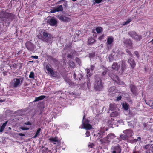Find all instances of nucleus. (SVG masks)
Here are the masks:
<instances>
[{
	"instance_id": "f257e3e1",
	"label": "nucleus",
	"mask_w": 153,
	"mask_h": 153,
	"mask_svg": "<svg viewBox=\"0 0 153 153\" xmlns=\"http://www.w3.org/2000/svg\"><path fill=\"white\" fill-rule=\"evenodd\" d=\"M85 116H84L82 120L83 128L86 130H90L92 128V126L91 124V122L88 120L85 119Z\"/></svg>"
},
{
	"instance_id": "f03ea898",
	"label": "nucleus",
	"mask_w": 153,
	"mask_h": 153,
	"mask_svg": "<svg viewBox=\"0 0 153 153\" xmlns=\"http://www.w3.org/2000/svg\"><path fill=\"white\" fill-rule=\"evenodd\" d=\"M40 35H38L37 36L39 39H42V40L44 41V37L47 38H49L51 37V35L48 33L45 30H40Z\"/></svg>"
},
{
	"instance_id": "7ed1b4c3",
	"label": "nucleus",
	"mask_w": 153,
	"mask_h": 153,
	"mask_svg": "<svg viewBox=\"0 0 153 153\" xmlns=\"http://www.w3.org/2000/svg\"><path fill=\"white\" fill-rule=\"evenodd\" d=\"M103 87L102 83L100 79L99 78H97L96 80L95 84V88L97 90H100Z\"/></svg>"
},
{
	"instance_id": "20e7f679",
	"label": "nucleus",
	"mask_w": 153,
	"mask_h": 153,
	"mask_svg": "<svg viewBox=\"0 0 153 153\" xmlns=\"http://www.w3.org/2000/svg\"><path fill=\"white\" fill-rule=\"evenodd\" d=\"M23 81V79L22 78L14 79L13 82V87H16L20 86Z\"/></svg>"
},
{
	"instance_id": "39448f33",
	"label": "nucleus",
	"mask_w": 153,
	"mask_h": 153,
	"mask_svg": "<svg viewBox=\"0 0 153 153\" xmlns=\"http://www.w3.org/2000/svg\"><path fill=\"white\" fill-rule=\"evenodd\" d=\"M129 35L133 39L136 40H140L141 36L136 34V32L133 31H131L129 32Z\"/></svg>"
},
{
	"instance_id": "423d86ee",
	"label": "nucleus",
	"mask_w": 153,
	"mask_h": 153,
	"mask_svg": "<svg viewBox=\"0 0 153 153\" xmlns=\"http://www.w3.org/2000/svg\"><path fill=\"white\" fill-rule=\"evenodd\" d=\"M111 152L112 153H120L121 149L119 146L112 147L111 148Z\"/></svg>"
},
{
	"instance_id": "0eeeda50",
	"label": "nucleus",
	"mask_w": 153,
	"mask_h": 153,
	"mask_svg": "<svg viewBox=\"0 0 153 153\" xmlns=\"http://www.w3.org/2000/svg\"><path fill=\"white\" fill-rule=\"evenodd\" d=\"M116 91L115 87H112L110 88L108 90V94L110 96H114L116 92Z\"/></svg>"
},
{
	"instance_id": "6e6552de",
	"label": "nucleus",
	"mask_w": 153,
	"mask_h": 153,
	"mask_svg": "<svg viewBox=\"0 0 153 153\" xmlns=\"http://www.w3.org/2000/svg\"><path fill=\"white\" fill-rule=\"evenodd\" d=\"M123 133L126 135L128 138L132 136L133 134L132 131L130 129L123 131Z\"/></svg>"
},
{
	"instance_id": "1a4fd4ad",
	"label": "nucleus",
	"mask_w": 153,
	"mask_h": 153,
	"mask_svg": "<svg viewBox=\"0 0 153 153\" xmlns=\"http://www.w3.org/2000/svg\"><path fill=\"white\" fill-rule=\"evenodd\" d=\"M25 45L28 50L31 51L33 50L35 46L33 44L30 42H27L25 44Z\"/></svg>"
},
{
	"instance_id": "9d476101",
	"label": "nucleus",
	"mask_w": 153,
	"mask_h": 153,
	"mask_svg": "<svg viewBox=\"0 0 153 153\" xmlns=\"http://www.w3.org/2000/svg\"><path fill=\"white\" fill-rule=\"evenodd\" d=\"M124 43L126 45V47L129 48H131L132 43L131 40L129 39H125L123 40Z\"/></svg>"
},
{
	"instance_id": "9b49d317",
	"label": "nucleus",
	"mask_w": 153,
	"mask_h": 153,
	"mask_svg": "<svg viewBox=\"0 0 153 153\" xmlns=\"http://www.w3.org/2000/svg\"><path fill=\"white\" fill-rule=\"evenodd\" d=\"M57 22L56 19L53 18H51L49 22L50 25L52 26H56Z\"/></svg>"
},
{
	"instance_id": "f8f14e48",
	"label": "nucleus",
	"mask_w": 153,
	"mask_h": 153,
	"mask_svg": "<svg viewBox=\"0 0 153 153\" xmlns=\"http://www.w3.org/2000/svg\"><path fill=\"white\" fill-rule=\"evenodd\" d=\"M63 10L62 6L61 5L56 8H54L51 11V13H54L56 12L62 11Z\"/></svg>"
},
{
	"instance_id": "ddd939ff",
	"label": "nucleus",
	"mask_w": 153,
	"mask_h": 153,
	"mask_svg": "<svg viewBox=\"0 0 153 153\" xmlns=\"http://www.w3.org/2000/svg\"><path fill=\"white\" fill-rule=\"evenodd\" d=\"M59 19L62 21L64 22H68L70 20V19L68 17L61 16H59Z\"/></svg>"
},
{
	"instance_id": "4468645a",
	"label": "nucleus",
	"mask_w": 153,
	"mask_h": 153,
	"mask_svg": "<svg viewBox=\"0 0 153 153\" xmlns=\"http://www.w3.org/2000/svg\"><path fill=\"white\" fill-rule=\"evenodd\" d=\"M114 40L113 38L112 37H109L108 38L106 44L109 47V45H111L113 42Z\"/></svg>"
},
{
	"instance_id": "2eb2a0df",
	"label": "nucleus",
	"mask_w": 153,
	"mask_h": 153,
	"mask_svg": "<svg viewBox=\"0 0 153 153\" xmlns=\"http://www.w3.org/2000/svg\"><path fill=\"white\" fill-rule=\"evenodd\" d=\"M120 66L122 70L123 71L125 69L126 67V65L125 62L121 61L119 62V66Z\"/></svg>"
},
{
	"instance_id": "dca6fc26",
	"label": "nucleus",
	"mask_w": 153,
	"mask_h": 153,
	"mask_svg": "<svg viewBox=\"0 0 153 153\" xmlns=\"http://www.w3.org/2000/svg\"><path fill=\"white\" fill-rule=\"evenodd\" d=\"M128 62L130 63L131 67L133 68L135 66V64L133 59L132 58L128 60Z\"/></svg>"
},
{
	"instance_id": "f3484780",
	"label": "nucleus",
	"mask_w": 153,
	"mask_h": 153,
	"mask_svg": "<svg viewBox=\"0 0 153 153\" xmlns=\"http://www.w3.org/2000/svg\"><path fill=\"white\" fill-rule=\"evenodd\" d=\"M119 67V65H118L117 63H114L112 66V69L115 71L118 70Z\"/></svg>"
},
{
	"instance_id": "a211bd4d",
	"label": "nucleus",
	"mask_w": 153,
	"mask_h": 153,
	"mask_svg": "<svg viewBox=\"0 0 153 153\" xmlns=\"http://www.w3.org/2000/svg\"><path fill=\"white\" fill-rule=\"evenodd\" d=\"M111 78L114 81L120 84V80L119 77L116 75H114L113 76H111Z\"/></svg>"
},
{
	"instance_id": "6ab92c4d",
	"label": "nucleus",
	"mask_w": 153,
	"mask_h": 153,
	"mask_svg": "<svg viewBox=\"0 0 153 153\" xmlns=\"http://www.w3.org/2000/svg\"><path fill=\"white\" fill-rule=\"evenodd\" d=\"M116 136L113 133H111L108 134L107 136V138L110 141V140H112L114 139L115 137Z\"/></svg>"
},
{
	"instance_id": "aec40b11",
	"label": "nucleus",
	"mask_w": 153,
	"mask_h": 153,
	"mask_svg": "<svg viewBox=\"0 0 153 153\" xmlns=\"http://www.w3.org/2000/svg\"><path fill=\"white\" fill-rule=\"evenodd\" d=\"M8 121H7L6 122H5L4 123H3L2 125L1 126L0 128V132H2L4 130V129L5 127H6L7 124V123Z\"/></svg>"
},
{
	"instance_id": "412c9836",
	"label": "nucleus",
	"mask_w": 153,
	"mask_h": 153,
	"mask_svg": "<svg viewBox=\"0 0 153 153\" xmlns=\"http://www.w3.org/2000/svg\"><path fill=\"white\" fill-rule=\"evenodd\" d=\"M140 137H137V139H133V140H128V141L132 143H133L136 142L137 141H140Z\"/></svg>"
},
{
	"instance_id": "4be33fe9",
	"label": "nucleus",
	"mask_w": 153,
	"mask_h": 153,
	"mask_svg": "<svg viewBox=\"0 0 153 153\" xmlns=\"http://www.w3.org/2000/svg\"><path fill=\"white\" fill-rule=\"evenodd\" d=\"M4 15L3 18H5L6 19H10L11 14L7 13H4L3 12Z\"/></svg>"
},
{
	"instance_id": "5701e85b",
	"label": "nucleus",
	"mask_w": 153,
	"mask_h": 153,
	"mask_svg": "<svg viewBox=\"0 0 153 153\" xmlns=\"http://www.w3.org/2000/svg\"><path fill=\"white\" fill-rule=\"evenodd\" d=\"M46 69L47 71L50 73V74L51 75L54 74V72L52 70V69L50 68L48 66H47L46 67Z\"/></svg>"
},
{
	"instance_id": "b1692460",
	"label": "nucleus",
	"mask_w": 153,
	"mask_h": 153,
	"mask_svg": "<svg viewBox=\"0 0 153 153\" xmlns=\"http://www.w3.org/2000/svg\"><path fill=\"white\" fill-rule=\"evenodd\" d=\"M45 96H39L35 98V100H34V101L36 102L38 101L39 100H42L45 98Z\"/></svg>"
},
{
	"instance_id": "393cba45",
	"label": "nucleus",
	"mask_w": 153,
	"mask_h": 153,
	"mask_svg": "<svg viewBox=\"0 0 153 153\" xmlns=\"http://www.w3.org/2000/svg\"><path fill=\"white\" fill-rule=\"evenodd\" d=\"M120 138L122 140H128V138L125 134V135L123 134H121L120 136Z\"/></svg>"
},
{
	"instance_id": "a878e982",
	"label": "nucleus",
	"mask_w": 153,
	"mask_h": 153,
	"mask_svg": "<svg viewBox=\"0 0 153 153\" xmlns=\"http://www.w3.org/2000/svg\"><path fill=\"white\" fill-rule=\"evenodd\" d=\"M110 142L109 140L108 139L107 137L102 140V142L104 143H108Z\"/></svg>"
},
{
	"instance_id": "bb28decb",
	"label": "nucleus",
	"mask_w": 153,
	"mask_h": 153,
	"mask_svg": "<svg viewBox=\"0 0 153 153\" xmlns=\"http://www.w3.org/2000/svg\"><path fill=\"white\" fill-rule=\"evenodd\" d=\"M95 30L97 32V33H101L102 31V29L101 27H97Z\"/></svg>"
},
{
	"instance_id": "cd10ccee",
	"label": "nucleus",
	"mask_w": 153,
	"mask_h": 153,
	"mask_svg": "<svg viewBox=\"0 0 153 153\" xmlns=\"http://www.w3.org/2000/svg\"><path fill=\"white\" fill-rule=\"evenodd\" d=\"M123 107L125 110H127L129 108L128 104L126 103H124L123 104Z\"/></svg>"
},
{
	"instance_id": "c85d7f7f",
	"label": "nucleus",
	"mask_w": 153,
	"mask_h": 153,
	"mask_svg": "<svg viewBox=\"0 0 153 153\" xmlns=\"http://www.w3.org/2000/svg\"><path fill=\"white\" fill-rule=\"evenodd\" d=\"M130 88H131V90L132 92H133V94H134L135 93V87L134 85H131L130 86Z\"/></svg>"
},
{
	"instance_id": "c756f323",
	"label": "nucleus",
	"mask_w": 153,
	"mask_h": 153,
	"mask_svg": "<svg viewBox=\"0 0 153 153\" xmlns=\"http://www.w3.org/2000/svg\"><path fill=\"white\" fill-rule=\"evenodd\" d=\"M94 39L93 38H90L88 41V43L89 44H91L95 42Z\"/></svg>"
},
{
	"instance_id": "7c9ffc66",
	"label": "nucleus",
	"mask_w": 153,
	"mask_h": 153,
	"mask_svg": "<svg viewBox=\"0 0 153 153\" xmlns=\"http://www.w3.org/2000/svg\"><path fill=\"white\" fill-rule=\"evenodd\" d=\"M119 113L117 112H113L111 114V117H116L118 116Z\"/></svg>"
},
{
	"instance_id": "2f4dec72",
	"label": "nucleus",
	"mask_w": 153,
	"mask_h": 153,
	"mask_svg": "<svg viewBox=\"0 0 153 153\" xmlns=\"http://www.w3.org/2000/svg\"><path fill=\"white\" fill-rule=\"evenodd\" d=\"M49 140L51 142H58V140L57 137L55 138H51L49 139Z\"/></svg>"
},
{
	"instance_id": "473e14b6",
	"label": "nucleus",
	"mask_w": 153,
	"mask_h": 153,
	"mask_svg": "<svg viewBox=\"0 0 153 153\" xmlns=\"http://www.w3.org/2000/svg\"><path fill=\"white\" fill-rule=\"evenodd\" d=\"M116 105L114 104H111L110 105V108L111 111H113Z\"/></svg>"
},
{
	"instance_id": "72a5a7b5",
	"label": "nucleus",
	"mask_w": 153,
	"mask_h": 153,
	"mask_svg": "<svg viewBox=\"0 0 153 153\" xmlns=\"http://www.w3.org/2000/svg\"><path fill=\"white\" fill-rule=\"evenodd\" d=\"M41 131V129L40 128H39L36 132V133L35 134V135L33 137L34 138H36L38 135L40 133Z\"/></svg>"
},
{
	"instance_id": "f704fd0d",
	"label": "nucleus",
	"mask_w": 153,
	"mask_h": 153,
	"mask_svg": "<svg viewBox=\"0 0 153 153\" xmlns=\"http://www.w3.org/2000/svg\"><path fill=\"white\" fill-rule=\"evenodd\" d=\"M34 73L33 72H31L29 75V77L32 79L34 78Z\"/></svg>"
},
{
	"instance_id": "c9c22d12",
	"label": "nucleus",
	"mask_w": 153,
	"mask_h": 153,
	"mask_svg": "<svg viewBox=\"0 0 153 153\" xmlns=\"http://www.w3.org/2000/svg\"><path fill=\"white\" fill-rule=\"evenodd\" d=\"M131 19H129L127 21L125 22L123 24V25H128L131 21Z\"/></svg>"
},
{
	"instance_id": "e433bc0d",
	"label": "nucleus",
	"mask_w": 153,
	"mask_h": 153,
	"mask_svg": "<svg viewBox=\"0 0 153 153\" xmlns=\"http://www.w3.org/2000/svg\"><path fill=\"white\" fill-rule=\"evenodd\" d=\"M90 70L89 69H87V76H90L92 74V73H90Z\"/></svg>"
},
{
	"instance_id": "4c0bfd02",
	"label": "nucleus",
	"mask_w": 153,
	"mask_h": 153,
	"mask_svg": "<svg viewBox=\"0 0 153 153\" xmlns=\"http://www.w3.org/2000/svg\"><path fill=\"white\" fill-rule=\"evenodd\" d=\"M20 128L23 130H29V128L27 127H20Z\"/></svg>"
},
{
	"instance_id": "58836bf2",
	"label": "nucleus",
	"mask_w": 153,
	"mask_h": 153,
	"mask_svg": "<svg viewBox=\"0 0 153 153\" xmlns=\"http://www.w3.org/2000/svg\"><path fill=\"white\" fill-rule=\"evenodd\" d=\"M69 65L70 67H71V68H73L74 66V62H70L69 64Z\"/></svg>"
},
{
	"instance_id": "ea45409f",
	"label": "nucleus",
	"mask_w": 153,
	"mask_h": 153,
	"mask_svg": "<svg viewBox=\"0 0 153 153\" xmlns=\"http://www.w3.org/2000/svg\"><path fill=\"white\" fill-rule=\"evenodd\" d=\"M104 37V34L102 35L99 37L98 39L99 40H102V39Z\"/></svg>"
},
{
	"instance_id": "a19ab883",
	"label": "nucleus",
	"mask_w": 153,
	"mask_h": 153,
	"mask_svg": "<svg viewBox=\"0 0 153 153\" xmlns=\"http://www.w3.org/2000/svg\"><path fill=\"white\" fill-rule=\"evenodd\" d=\"M3 15H4L3 12H2L1 11L0 12V18H3Z\"/></svg>"
},
{
	"instance_id": "79ce46f5",
	"label": "nucleus",
	"mask_w": 153,
	"mask_h": 153,
	"mask_svg": "<svg viewBox=\"0 0 153 153\" xmlns=\"http://www.w3.org/2000/svg\"><path fill=\"white\" fill-rule=\"evenodd\" d=\"M102 0H95V2L97 3H101Z\"/></svg>"
},
{
	"instance_id": "37998d69",
	"label": "nucleus",
	"mask_w": 153,
	"mask_h": 153,
	"mask_svg": "<svg viewBox=\"0 0 153 153\" xmlns=\"http://www.w3.org/2000/svg\"><path fill=\"white\" fill-rule=\"evenodd\" d=\"M24 124L25 125H31V123L30 122L25 123Z\"/></svg>"
},
{
	"instance_id": "c03bdc74",
	"label": "nucleus",
	"mask_w": 153,
	"mask_h": 153,
	"mask_svg": "<svg viewBox=\"0 0 153 153\" xmlns=\"http://www.w3.org/2000/svg\"><path fill=\"white\" fill-rule=\"evenodd\" d=\"M85 135L87 137H88L90 136V134L89 131H87L85 133Z\"/></svg>"
},
{
	"instance_id": "a18cd8bd",
	"label": "nucleus",
	"mask_w": 153,
	"mask_h": 153,
	"mask_svg": "<svg viewBox=\"0 0 153 153\" xmlns=\"http://www.w3.org/2000/svg\"><path fill=\"white\" fill-rule=\"evenodd\" d=\"M94 146V144L92 143H91L88 145V147L89 148H92Z\"/></svg>"
},
{
	"instance_id": "49530a36",
	"label": "nucleus",
	"mask_w": 153,
	"mask_h": 153,
	"mask_svg": "<svg viewBox=\"0 0 153 153\" xmlns=\"http://www.w3.org/2000/svg\"><path fill=\"white\" fill-rule=\"evenodd\" d=\"M121 99V97L120 96L118 97L117 99V101H119Z\"/></svg>"
},
{
	"instance_id": "de8ad7c7",
	"label": "nucleus",
	"mask_w": 153,
	"mask_h": 153,
	"mask_svg": "<svg viewBox=\"0 0 153 153\" xmlns=\"http://www.w3.org/2000/svg\"><path fill=\"white\" fill-rule=\"evenodd\" d=\"M134 53L137 57H139L138 53L137 51H135Z\"/></svg>"
},
{
	"instance_id": "09e8293b",
	"label": "nucleus",
	"mask_w": 153,
	"mask_h": 153,
	"mask_svg": "<svg viewBox=\"0 0 153 153\" xmlns=\"http://www.w3.org/2000/svg\"><path fill=\"white\" fill-rule=\"evenodd\" d=\"M18 134L19 136H24L25 135L24 134L22 133H19V134Z\"/></svg>"
},
{
	"instance_id": "8fccbe9b",
	"label": "nucleus",
	"mask_w": 153,
	"mask_h": 153,
	"mask_svg": "<svg viewBox=\"0 0 153 153\" xmlns=\"http://www.w3.org/2000/svg\"><path fill=\"white\" fill-rule=\"evenodd\" d=\"M5 101V99L2 100L1 99H0V103L3 102H4V101Z\"/></svg>"
},
{
	"instance_id": "3c124183",
	"label": "nucleus",
	"mask_w": 153,
	"mask_h": 153,
	"mask_svg": "<svg viewBox=\"0 0 153 153\" xmlns=\"http://www.w3.org/2000/svg\"><path fill=\"white\" fill-rule=\"evenodd\" d=\"M107 71V69H106L105 71L103 72V73H102V74L103 75H105L106 74V72Z\"/></svg>"
},
{
	"instance_id": "603ef678",
	"label": "nucleus",
	"mask_w": 153,
	"mask_h": 153,
	"mask_svg": "<svg viewBox=\"0 0 153 153\" xmlns=\"http://www.w3.org/2000/svg\"><path fill=\"white\" fill-rule=\"evenodd\" d=\"M33 57H34V58L35 59H37L38 58V56H33Z\"/></svg>"
},
{
	"instance_id": "864d4df0",
	"label": "nucleus",
	"mask_w": 153,
	"mask_h": 153,
	"mask_svg": "<svg viewBox=\"0 0 153 153\" xmlns=\"http://www.w3.org/2000/svg\"><path fill=\"white\" fill-rule=\"evenodd\" d=\"M91 70H92L94 69V67L91 66Z\"/></svg>"
},
{
	"instance_id": "5fc2aeb1",
	"label": "nucleus",
	"mask_w": 153,
	"mask_h": 153,
	"mask_svg": "<svg viewBox=\"0 0 153 153\" xmlns=\"http://www.w3.org/2000/svg\"><path fill=\"white\" fill-rule=\"evenodd\" d=\"M126 52H128V53H129V54H130V52H128V50H126Z\"/></svg>"
},
{
	"instance_id": "6e6d98bb",
	"label": "nucleus",
	"mask_w": 153,
	"mask_h": 153,
	"mask_svg": "<svg viewBox=\"0 0 153 153\" xmlns=\"http://www.w3.org/2000/svg\"><path fill=\"white\" fill-rule=\"evenodd\" d=\"M8 129H9V130H11V127H9L8 128Z\"/></svg>"
},
{
	"instance_id": "4d7b16f0",
	"label": "nucleus",
	"mask_w": 153,
	"mask_h": 153,
	"mask_svg": "<svg viewBox=\"0 0 153 153\" xmlns=\"http://www.w3.org/2000/svg\"><path fill=\"white\" fill-rule=\"evenodd\" d=\"M120 121L119 122L121 123V122H123V120H120Z\"/></svg>"
},
{
	"instance_id": "13d9d810",
	"label": "nucleus",
	"mask_w": 153,
	"mask_h": 153,
	"mask_svg": "<svg viewBox=\"0 0 153 153\" xmlns=\"http://www.w3.org/2000/svg\"><path fill=\"white\" fill-rule=\"evenodd\" d=\"M74 77L75 78V76H76V75H75V74H74Z\"/></svg>"
},
{
	"instance_id": "bf43d9fd",
	"label": "nucleus",
	"mask_w": 153,
	"mask_h": 153,
	"mask_svg": "<svg viewBox=\"0 0 153 153\" xmlns=\"http://www.w3.org/2000/svg\"><path fill=\"white\" fill-rule=\"evenodd\" d=\"M133 153H136V152H133Z\"/></svg>"
},
{
	"instance_id": "052dcab7",
	"label": "nucleus",
	"mask_w": 153,
	"mask_h": 153,
	"mask_svg": "<svg viewBox=\"0 0 153 153\" xmlns=\"http://www.w3.org/2000/svg\"><path fill=\"white\" fill-rule=\"evenodd\" d=\"M77 59H79L78 58H76V60Z\"/></svg>"
},
{
	"instance_id": "680f3d73",
	"label": "nucleus",
	"mask_w": 153,
	"mask_h": 153,
	"mask_svg": "<svg viewBox=\"0 0 153 153\" xmlns=\"http://www.w3.org/2000/svg\"><path fill=\"white\" fill-rule=\"evenodd\" d=\"M33 62V61H32V62Z\"/></svg>"
}]
</instances>
